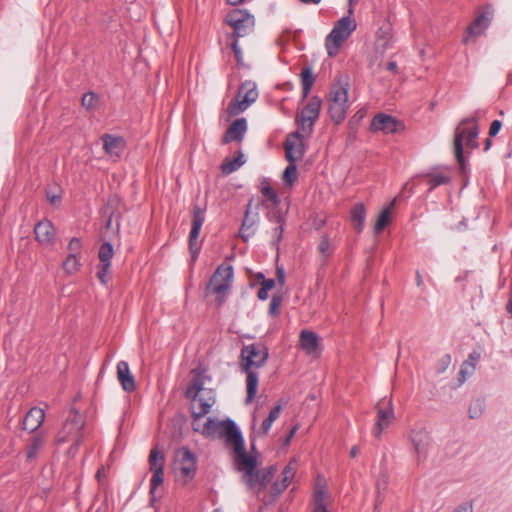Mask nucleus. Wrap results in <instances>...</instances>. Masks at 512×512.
<instances>
[{"label":"nucleus","instance_id":"1","mask_svg":"<svg viewBox=\"0 0 512 512\" xmlns=\"http://www.w3.org/2000/svg\"><path fill=\"white\" fill-rule=\"evenodd\" d=\"M268 356V348L262 344L245 345L241 350L240 367L246 374V405L254 401L258 391L259 375L254 369L264 366Z\"/></svg>","mask_w":512,"mask_h":512},{"label":"nucleus","instance_id":"2","mask_svg":"<svg viewBox=\"0 0 512 512\" xmlns=\"http://www.w3.org/2000/svg\"><path fill=\"white\" fill-rule=\"evenodd\" d=\"M235 468L243 472L242 480L251 489L259 487L265 488L272 480L275 472V466H269L264 469H257V458L245 451V447L237 452L234 457Z\"/></svg>","mask_w":512,"mask_h":512},{"label":"nucleus","instance_id":"3","mask_svg":"<svg viewBox=\"0 0 512 512\" xmlns=\"http://www.w3.org/2000/svg\"><path fill=\"white\" fill-rule=\"evenodd\" d=\"M197 421L193 419L192 423L195 432H199L206 437L224 438L226 444L233 447L234 454L243 449L244 439L242 433L233 420L217 421L208 418L202 427H196Z\"/></svg>","mask_w":512,"mask_h":512},{"label":"nucleus","instance_id":"4","mask_svg":"<svg viewBox=\"0 0 512 512\" xmlns=\"http://www.w3.org/2000/svg\"><path fill=\"white\" fill-rule=\"evenodd\" d=\"M349 86L348 78L340 76L331 87L328 98V112L335 124L342 123L346 117Z\"/></svg>","mask_w":512,"mask_h":512},{"label":"nucleus","instance_id":"5","mask_svg":"<svg viewBox=\"0 0 512 512\" xmlns=\"http://www.w3.org/2000/svg\"><path fill=\"white\" fill-rule=\"evenodd\" d=\"M348 12V16L342 17L335 23L333 29L325 39V47L329 57H335L342 44L356 30L357 23L350 16L353 13L352 7L349 8Z\"/></svg>","mask_w":512,"mask_h":512},{"label":"nucleus","instance_id":"6","mask_svg":"<svg viewBox=\"0 0 512 512\" xmlns=\"http://www.w3.org/2000/svg\"><path fill=\"white\" fill-rule=\"evenodd\" d=\"M233 280V267L222 264L217 267L213 273L206 290L216 295L218 303L221 305L231 288Z\"/></svg>","mask_w":512,"mask_h":512},{"label":"nucleus","instance_id":"7","mask_svg":"<svg viewBox=\"0 0 512 512\" xmlns=\"http://www.w3.org/2000/svg\"><path fill=\"white\" fill-rule=\"evenodd\" d=\"M85 419L78 411L72 408L61 430L56 436L57 444L73 440H82L84 437Z\"/></svg>","mask_w":512,"mask_h":512},{"label":"nucleus","instance_id":"8","mask_svg":"<svg viewBox=\"0 0 512 512\" xmlns=\"http://www.w3.org/2000/svg\"><path fill=\"white\" fill-rule=\"evenodd\" d=\"M258 98L256 84L252 81L242 83L237 95L227 106V113L235 116L245 111Z\"/></svg>","mask_w":512,"mask_h":512},{"label":"nucleus","instance_id":"9","mask_svg":"<svg viewBox=\"0 0 512 512\" xmlns=\"http://www.w3.org/2000/svg\"><path fill=\"white\" fill-rule=\"evenodd\" d=\"M478 126L475 123L471 128L458 126L454 134V154L462 171L465 170V159L463 155V140L466 139V146L474 149L478 146Z\"/></svg>","mask_w":512,"mask_h":512},{"label":"nucleus","instance_id":"10","mask_svg":"<svg viewBox=\"0 0 512 512\" xmlns=\"http://www.w3.org/2000/svg\"><path fill=\"white\" fill-rule=\"evenodd\" d=\"M225 22L232 27V38H241L248 35L254 27V18L247 11L234 9L230 11L226 17Z\"/></svg>","mask_w":512,"mask_h":512},{"label":"nucleus","instance_id":"11","mask_svg":"<svg viewBox=\"0 0 512 512\" xmlns=\"http://www.w3.org/2000/svg\"><path fill=\"white\" fill-rule=\"evenodd\" d=\"M322 101L318 96H313L306 106L296 116V121L300 124L301 130L310 135L313 131L315 121L320 114Z\"/></svg>","mask_w":512,"mask_h":512},{"label":"nucleus","instance_id":"12","mask_svg":"<svg viewBox=\"0 0 512 512\" xmlns=\"http://www.w3.org/2000/svg\"><path fill=\"white\" fill-rule=\"evenodd\" d=\"M205 221V209L195 205L192 209L191 231L189 233V250L192 260L196 261L201 249V242L198 241L201 227Z\"/></svg>","mask_w":512,"mask_h":512},{"label":"nucleus","instance_id":"13","mask_svg":"<svg viewBox=\"0 0 512 512\" xmlns=\"http://www.w3.org/2000/svg\"><path fill=\"white\" fill-rule=\"evenodd\" d=\"M148 462L150 471L153 473L150 481V493L153 494L164 481L165 457L157 447H154L150 451Z\"/></svg>","mask_w":512,"mask_h":512},{"label":"nucleus","instance_id":"14","mask_svg":"<svg viewBox=\"0 0 512 512\" xmlns=\"http://www.w3.org/2000/svg\"><path fill=\"white\" fill-rule=\"evenodd\" d=\"M175 462L182 477L187 481L194 478L197 470V459L188 448L182 447L176 452Z\"/></svg>","mask_w":512,"mask_h":512},{"label":"nucleus","instance_id":"15","mask_svg":"<svg viewBox=\"0 0 512 512\" xmlns=\"http://www.w3.org/2000/svg\"><path fill=\"white\" fill-rule=\"evenodd\" d=\"M410 439L417 456V463L425 461L431 444L429 432L424 428L414 429L411 431Z\"/></svg>","mask_w":512,"mask_h":512},{"label":"nucleus","instance_id":"16","mask_svg":"<svg viewBox=\"0 0 512 512\" xmlns=\"http://www.w3.org/2000/svg\"><path fill=\"white\" fill-rule=\"evenodd\" d=\"M403 127L401 121L392 115L378 113L376 114L370 124L372 132H383L385 134L396 133Z\"/></svg>","mask_w":512,"mask_h":512},{"label":"nucleus","instance_id":"17","mask_svg":"<svg viewBox=\"0 0 512 512\" xmlns=\"http://www.w3.org/2000/svg\"><path fill=\"white\" fill-rule=\"evenodd\" d=\"M493 10L491 6H486L484 11L481 12L467 28V36L464 38V43H468L470 37H477L481 35L489 26L492 18Z\"/></svg>","mask_w":512,"mask_h":512},{"label":"nucleus","instance_id":"18","mask_svg":"<svg viewBox=\"0 0 512 512\" xmlns=\"http://www.w3.org/2000/svg\"><path fill=\"white\" fill-rule=\"evenodd\" d=\"M376 409L377 421L375 427L372 430V434L376 438H380L382 431L388 428L395 419V415L391 400L387 402V407H383L381 406V403H378Z\"/></svg>","mask_w":512,"mask_h":512},{"label":"nucleus","instance_id":"19","mask_svg":"<svg viewBox=\"0 0 512 512\" xmlns=\"http://www.w3.org/2000/svg\"><path fill=\"white\" fill-rule=\"evenodd\" d=\"M35 239L41 244L52 246L55 243V228L51 221H39L34 227Z\"/></svg>","mask_w":512,"mask_h":512},{"label":"nucleus","instance_id":"20","mask_svg":"<svg viewBox=\"0 0 512 512\" xmlns=\"http://www.w3.org/2000/svg\"><path fill=\"white\" fill-rule=\"evenodd\" d=\"M101 141L105 153L113 159L120 158L126 147L125 140L120 136L104 134L101 136Z\"/></svg>","mask_w":512,"mask_h":512},{"label":"nucleus","instance_id":"21","mask_svg":"<svg viewBox=\"0 0 512 512\" xmlns=\"http://www.w3.org/2000/svg\"><path fill=\"white\" fill-rule=\"evenodd\" d=\"M198 404V408L194 407L192 417L194 420H201L206 414L209 413L211 407L215 403V397L212 390L202 392L196 400H193Z\"/></svg>","mask_w":512,"mask_h":512},{"label":"nucleus","instance_id":"22","mask_svg":"<svg viewBox=\"0 0 512 512\" xmlns=\"http://www.w3.org/2000/svg\"><path fill=\"white\" fill-rule=\"evenodd\" d=\"M247 131V121L245 118L236 119L226 130L222 143L227 144L232 141L241 142Z\"/></svg>","mask_w":512,"mask_h":512},{"label":"nucleus","instance_id":"23","mask_svg":"<svg viewBox=\"0 0 512 512\" xmlns=\"http://www.w3.org/2000/svg\"><path fill=\"white\" fill-rule=\"evenodd\" d=\"M45 418L44 410L39 407L31 408L25 415L22 425L23 429L33 433L35 432L43 423Z\"/></svg>","mask_w":512,"mask_h":512},{"label":"nucleus","instance_id":"24","mask_svg":"<svg viewBox=\"0 0 512 512\" xmlns=\"http://www.w3.org/2000/svg\"><path fill=\"white\" fill-rule=\"evenodd\" d=\"M285 157L287 158V152L290 149L291 155L295 157V162L300 160L304 156V145L300 133L294 132L287 136L285 143Z\"/></svg>","mask_w":512,"mask_h":512},{"label":"nucleus","instance_id":"25","mask_svg":"<svg viewBox=\"0 0 512 512\" xmlns=\"http://www.w3.org/2000/svg\"><path fill=\"white\" fill-rule=\"evenodd\" d=\"M117 377L124 391L132 392L135 390L136 383L126 361H120L117 364Z\"/></svg>","mask_w":512,"mask_h":512},{"label":"nucleus","instance_id":"26","mask_svg":"<svg viewBox=\"0 0 512 512\" xmlns=\"http://www.w3.org/2000/svg\"><path fill=\"white\" fill-rule=\"evenodd\" d=\"M331 496L325 487H316L313 495L311 512H329L327 506Z\"/></svg>","mask_w":512,"mask_h":512},{"label":"nucleus","instance_id":"27","mask_svg":"<svg viewBox=\"0 0 512 512\" xmlns=\"http://www.w3.org/2000/svg\"><path fill=\"white\" fill-rule=\"evenodd\" d=\"M300 345L308 354H316L319 351L320 338L313 331L303 330L300 333Z\"/></svg>","mask_w":512,"mask_h":512},{"label":"nucleus","instance_id":"28","mask_svg":"<svg viewBox=\"0 0 512 512\" xmlns=\"http://www.w3.org/2000/svg\"><path fill=\"white\" fill-rule=\"evenodd\" d=\"M366 218V209L363 203L355 204L350 210V220L357 232H361L364 228Z\"/></svg>","mask_w":512,"mask_h":512},{"label":"nucleus","instance_id":"29","mask_svg":"<svg viewBox=\"0 0 512 512\" xmlns=\"http://www.w3.org/2000/svg\"><path fill=\"white\" fill-rule=\"evenodd\" d=\"M424 177L427 178L429 192L433 191L436 187L440 185L448 184L451 180V176L447 170L427 173L424 175Z\"/></svg>","mask_w":512,"mask_h":512},{"label":"nucleus","instance_id":"30","mask_svg":"<svg viewBox=\"0 0 512 512\" xmlns=\"http://www.w3.org/2000/svg\"><path fill=\"white\" fill-rule=\"evenodd\" d=\"M282 411V405L277 404L275 405L271 411L269 412V415L266 419L262 422L260 428L257 430V435L260 437L266 436L269 433V430L273 424V422L278 419L280 413Z\"/></svg>","mask_w":512,"mask_h":512},{"label":"nucleus","instance_id":"31","mask_svg":"<svg viewBox=\"0 0 512 512\" xmlns=\"http://www.w3.org/2000/svg\"><path fill=\"white\" fill-rule=\"evenodd\" d=\"M287 161L288 165L284 170L283 173V181L287 185H293L294 182L297 180V162H295V157L291 155L290 149L287 152Z\"/></svg>","mask_w":512,"mask_h":512},{"label":"nucleus","instance_id":"32","mask_svg":"<svg viewBox=\"0 0 512 512\" xmlns=\"http://www.w3.org/2000/svg\"><path fill=\"white\" fill-rule=\"evenodd\" d=\"M315 82V76L310 67H304L301 71V84L303 99L307 98Z\"/></svg>","mask_w":512,"mask_h":512},{"label":"nucleus","instance_id":"33","mask_svg":"<svg viewBox=\"0 0 512 512\" xmlns=\"http://www.w3.org/2000/svg\"><path fill=\"white\" fill-rule=\"evenodd\" d=\"M44 438L40 435H34L31 437L30 442L26 449V459L31 461L36 458L39 451L43 447Z\"/></svg>","mask_w":512,"mask_h":512},{"label":"nucleus","instance_id":"34","mask_svg":"<svg viewBox=\"0 0 512 512\" xmlns=\"http://www.w3.org/2000/svg\"><path fill=\"white\" fill-rule=\"evenodd\" d=\"M255 220L249 215V208L245 212V216L240 229V237L247 242L249 237L254 234Z\"/></svg>","mask_w":512,"mask_h":512},{"label":"nucleus","instance_id":"35","mask_svg":"<svg viewBox=\"0 0 512 512\" xmlns=\"http://www.w3.org/2000/svg\"><path fill=\"white\" fill-rule=\"evenodd\" d=\"M81 267L80 257L73 254H68L62 263L64 272L68 275L76 274Z\"/></svg>","mask_w":512,"mask_h":512},{"label":"nucleus","instance_id":"36","mask_svg":"<svg viewBox=\"0 0 512 512\" xmlns=\"http://www.w3.org/2000/svg\"><path fill=\"white\" fill-rule=\"evenodd\" d=\"M244 164L243 160V154L242 152H239L238 156L232 160L226 159L221 164V170L224 174L228 175L232 172L236 171L238 168H240Z\"/></svg>","mask_w":512,"mask_h":512},{"label":"nucleus","instance_id":"37","mask_svg":"<svg viewBox=\"0 0 512 512\" xmlns=\"http://www.w3.org/2000/svg\"><path fill=\"white\" fill-rule=\"evenodd\" d=\"M206 390L203 388V382L196 378L193 380V382L187 387L186 390V396L188 398H191L192 400H196L197 397L202 394V392H205Z\"/></svg>","mask_w":512,"mask_h":512},{"label":"nucleus","instance_id":"38","mask_svg":"<svg viewBox=\"0 0 512 512\" xmlns=\"http://www.w3.org/2000/svg\"><path fill=\"white\" fill-rule=\"evenodd\" d=\"M206 390L203 388V382L196 378L193 380V382L187 387L186 390V396L188 398H191L192 400H196L197 397L202 394V392H205Z\"/></svg>","mask_w":512,"mask_h":512},{"label":"nucleus","instance_id":"39","mask_svg":"<svg viewBox=\"0 0 512 512\" xmlns=\"http://www.w3.org/2000/svg\"><path fill=\"white\" fill-rule=\"evenodd\" d=\"M114 255L113 246L109 242L103 243L98 252V257L101 263H111V259Z\"/></svg>","mask_w":512,"mask_h":512},{"label":"nucleus","instance_id":"40","mask_svg":"<svg viewBox=\"0 0 512 512\" xmlns=\"http://www.w3.org/2000/svg\"><path fill=\"white\" fill-rule=\"evenodd\" d=\"M389 222H390V207H387L384 210H382V212L379 214V216L376 220V223L374 226L375 232L379 233L382 230H384V228L389 224Z\"/></svg>","mask_w":512,"mask_h":512},{"label":"nucleus","instance_id":"41","mask_svg":"<svg viewBox=\"0 0 512 512\" xmlns=\"http://www.w3.org/2000/svg\"><path fill=\"white\" fill-rule=\"evenodd\" d=\"M481 355L477 351H473L468 355V358L462 363L463 367H466L470 373H474L476 365L479 362Z\"/></svg>","mask_w":512,"mask_h":512},{"label":"nucleus","instance_id":"42","mask_svg":"<svg viewBox=\"0 0 512 512\" xmlns=\"http://www.w3.org/2000/svg\"><path fill=\"white\" fill-rule=\"evenodd\" d=\"M111 263H101L98 266L97 277L100 282L106 285L109 281Z\"/></svg>","mask_w":512,"mask_h":512},{"label":"nucleus","instance_id":"43","mask_svg":"<svg viewBox=\"0 0 512 512\" xmlns=\"http://www.w3.org/2000/svg\"><path fill=\"white\" fill-rule=\"evenodd\" d=\"M98 103V96L93 92L85 93L82 96L81 104L86 109H94Z\"/></svg>","mask_w":512,"mask_h":512},{"label":"nucleus","instance_id":"44","mask_svg":"<svg viewBox=\"0 0 512 512\" xmlns=\"http://www.w3.org/2000/svg\"><path fill=\"white\" fill-rule=\"evenodd\" d=\"M483 409H484L483 401H481L479 399L475 400L474 402L471 403V405L469 407V410H468L469 417L471 419L478 418L482 414Z\"/></svg>","mask_w":512,"mask_h":512},{"label":"nucleus","instance_id":"45","mask_svg":"<svg viewBox=\"0 0 512 512\" xmlns=\"http://www.w3.org/2000/svg\"><path fill=\"white\" fill-rule=\"evenodd\" d=\"M387 483H388V479L385 474L380 475L376 481V489H377L376 507L382 503V497H381L380 493H381V490L386 489Z\"/></svg>","mask_w":512,"mask_h":512},{"label":"nucleus","instance_id":"46","mask_svg":"<svg viewBox=\"0 0 512 512\" xmlns=\"http://www.w3.org/2000/svg\"><path fill=\"white\" fill-rule=\"evenodd\" d=\"M318 251L325 258H327L331 255L332 250H331V246H330V240L327 235H323L321 237L320 243L318 245Z\"/></svg>","mask_w":512,"mask_h":512},{"label":"nucleus","instance_id":"47","mask_svg":"<svg viewBox=\"0 0 512 512\" xmlns=\"http://www.w3.org/2000/svg\"><path fill=\"white\" fill-rule=\"evenodd\" d=\"M68 254H73L80 257L82 251V243L79 238L73 237L67 246Z\"/></svg>","mask_w":512,"mask_h":512},{"label":"nucleus","instance_id":"48","mask_svg":"<svg viewBox=\"0 0 512 512\" xmlns=\"http://www.w3.org/2000/svg\"><path fill=\"white\" fill-rule=\"evenodd\" d=\"M261 192L265 197H267L274 204L279 203V198H278L277 193L267 182L262 184Z\"/></svg>","mask_w":512,"mask_h":512},{"label":"nucleus","instance_id":"49","mask_svg":"<svg viewBox=\"0 0 512 512\" xmlns=\"http://www.w3.org/2000/svg\"><path fill=\"white\" fill-rule=\"evenodd\" d=\"M283 298L281 295H273L270 305H269V314L271 316H277L279 314V308L282 304Z\"/></svg>","mask_w":512,"mask_h":512},{"label":"nucleus","instance_id":"50","mask_svg":"<svg viewBox=\"0 0 512 512\" xmlns=\"http://www.w3.org/2000/svg\"><path fill=\"white\" fill-rule=\"evenodd\" d=\"M231 48L234 52L237 63L242 64V60H243L242 51H241L240 47L238 46V38H233V41L231 43Z\"/></svg>","mask_w":512,"mask_h":512},{"label":"nucleus","instance_id":"51","mask_svg":"<svg viewBox=\"0 0 512 512\" xmlns=\"http://www.w3.org/2000/svg\"><path fill=\"white\" fill-rule=\"evenodd\" d=\"M279 226L274 228L273 238L278 243L282 239V235L284 232V223L281 217L278 218Z\"/></svg>","mask_w":512,"mask_h":512},{"label":"nucleus","instance_id":"52","mask_svg":"<svg viewBox=\"0 0 512 512\" xmlns=\"http://www.w3.org/2000/svg\"><path fill=\"white\" fill-rule=\"evenodd\" d=\"M291 479H286L285 476H283L282 483L279 484L277 482L274 483L273 488L276 492V494H280L282 491H284L287 486L289 485Z\"/></svg>","mask_w":512,"mask_h":512},{"label":"nucleus","instance_id":"53","mask_svg":"<svg viewBox=\"0 0 512 512\" xmlns=\"http://www.w3.org/2000/svg\"><path fill=\"white\" fill-rule=\"evenodd\" d=\"M502 127V123L501 121L499 120H494L491 125H490V129H489V136L490 137H494L498 134V132L500 131Z\"/></svg>","mask_w":512,"mask_h":512},{"label":"nucleus","instance_id":"54","mask_svg":"<svg viewBox=\"0 0 512 512\" xmlns=\"http://www.w3.org/2000/svg\"><path fill=\"white\" fill-rule=\"evenodd\" d=\"M71 442H72V445L68 449L67 454H68L69 457L73 458L77 454L79 446H80L82 440H73Z\"/></svg>","mask_w":512,"mask_h":512},{"label":"nucleus","instance_id":"55","mask_svg":"<svg viewBox=\"0 0 512 512\" xmlns=\"http://www.w3.org/2000/svg\"><path fill=\"white\" fill-rule=\"evenodd\" d=\"M71 442H72V445L68 449L67 454H68L69 457L73 458L77 454L79 446H80L82 440H73Z\"/></svg>","mask_w":512,"mask_h":512},{"label":"nucleus","instance_id":"56","mask_svg":"<svg viewBox=\"0 0 512 512\" xmlns=\"http://www.w3.org/2000/svg\"><path fill=\"white\" fill-rule=\"evenodd\" d=\"M451 363V356L449 354L444 355L439 361V372H443Z\"/></svg>","mask_w":512,"mask_h":512},{"label":"nucleus","instance_id":"57","mask_svg":"<svg viewBox=\"0 0 512 512\" xmlns=\"http://www.w3.org/2000/svg\"><path fill=\"white\" fill-rule=\"evenodd\" d=\"M473 373H470L466 367L461 366V369L459 371L458 380L460 384H463L469 376H471Z\"/></svg>","mask_w":512,"mask_h":512},{"label":"nucleus","instance_id":"58","mask_svg":"<svg viewBox=\"0 0 512 512\" xmlns=\"http://www.w3.org/2000/svg\"><path fill=\"white\" fill-rule=\"evenodd\" d=\"M259 277L263 278V281L261 283V286L265 288L266 290L270 291L275 286L274 279H265L264 275L262 273L259 274Z\"/></svg>","mask_w":512,"mask_h":512},{"label":"nucleus","instance_id":"59","mask_svg":"<svg viewBox=\"0 0 512 512\" xmlns=\"http://www.w3.org/2000/svg\"><path fill=\"white\" fill-rule=\"evenodd\" d=\"M414 187H415L414 183H412V182H407V183L403 186L402 191H401V194H402V195L407 194V196H410V195L413 193V191H414Z\"/></svg>","mask_w":512,"mask_h":512},{"label":"nucleus","instance_id":"60","mask_svg":"<svg viewBox=\"0 0 512 512\" xmlns=\"http://www.w3.org/2000/svg\"><path fill=\"white\" fill-rule=\"evenodd\" d=\"M452 512H473V507L469 503H464L460 506H458L454 511Z\"/></svg>","mask_w":512,"mask_h":512},{"label":"nucleus","instance_id":"61","mask_svg":"<svg viewBox=\"0 0 512 512\" xmlns=\"http://www.w3.org/2000/svg\"><path fill=\"white\" fill-rule=\"evenodd\" d=\"M276 276L279 284L282 286L285 283V272L284 269L281 267H277L276 269Z\"/></svg>","mask_w":512,"mask_h":512},{"label":"nucleus","instance_id":"62","mask_svg":"<svg viewBox=\"0 0 512 512\" xmlns=\"http://www.w3.org/2000/svg\"><path fill=\"white\" fill-rule=\"evenodd\" d=\"M282 475L285 476L286 479H292L293 476H294V471L293 469L291 468L290 465H287L283 472H282Z\"/></svg>","mask_w":512,"mask_h":512},{"label":"nucleus","instance_id":"63","mask_svg":"<svg viewBox=\"0 0 512 512\" xmlns=\"http://www.w3.org/2000/svg\"><path fill=\"white\" fill-rule=\"evenodd\" d=\"M298 430V425H295L291 428V430L289 431L288 435L286 436V439H285V444H289L291 439L294 437L295 433L297 432Z\"/></svg>","mask_w":512,"mask_h":512},{"label":"nucleus","instance_id":"64","mask_svg":"<svg viewBox=\"0 0 512 512\" xmlns=\"http://www.w3.org/2000/svg\"><path fill=\"white\" fill-rule=\"evenodd\" d=\"M268 292H269L268 290H266L265 288H263L261 286L260 289L257 292V297L260 300H266L268 298Z\"/></svg>","mask_w":512,"mask_h":512}]
</instances>
